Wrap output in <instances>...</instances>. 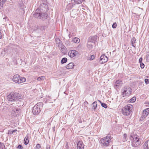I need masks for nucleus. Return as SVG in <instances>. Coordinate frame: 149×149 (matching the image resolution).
Here are the masks:
<instances>
[{
	"instance_id": "obj_1",
	"label": "nucleus",
	"mask_w": 149,
	"mask_h": 149,
	"mask_svg": "<svg viewBox=\"0 0 149 149\" xmlns=\"http://www.w3.org/2000/svg\"><path fill=\"white\" fill-rule=\"evenodd\" d=\"M130 139L132 141L131 145L133 147H136L139 146L141 143L140 140L136 135H131L130 137Z\"/></svg>"
},
{
	"instance_id": "obj_2",
	"label": "nucleus",
	"mask_w": 149,
	"mask_h": 149,
	"mask_svg": "<svg viewBox=\"0 0 149 149\" xmlns=\"http://www.w3.org/2000/svg\"><path fill=\"white\" fill-rule=\"evenodd\" d=\"M111 138L110 136H106L102 138L100 141V143L102 147H107L111 142Z\"/></svg>"
},
{
	"instance_id": "obj_3",
	"label": "nucleus",
	"mask_w": 149,
	"mask_h": 149,
	"mask_svg": "<svg viewBox=\"0 0 149 149\" xmlns=\"http://www.w3.org/2000/svg\"><path fill=\"white\" fill-rule=\"evenodd\" d=\"M132 107V105L130 104L125 106L122 109L123 114L125 116L129 115L131 112Z\"/></svg>"
},
{
	"instance_id": "obj_4",
	"label": "nucleus",
	"mask_w": 149,
	"mask_h": 149,
	"mask_svg": "<svg viewBox=\"0 0 149 149\" xmlns=\"http://www.w3.org/2000/svg\"><path fill=\"white\" fill-rule=\"evenodd\" d=\"M12 80L14 82L18 84L22 83L25 82L26 81L25 78L21 77L17 74L13 76Z\"/></svg>"
},
{
	"instance_id": "obj_5",
	"label": "nucleus",
	"mask_w": 149,
	"mask_h": 149,
	"mask_svg": "<svg viewBox=\"0 0 149 149\" xmlns=\"http://www.w3.org/2000/svg\"><path fill=\"white\" fill-rule=\"evenodd\" d=\"M43 106V104L41 102L37 103L35 105L32 109V112L33 114H38L40 111V109Z\"/></svg>"
},
{
	"instance_id": "obj_6",
	"label": "nucleus",
	"mask_w": 149,
	"mask_h": 149,
	"mask_svg": "<svg viewBox=\"0 0 149 149\" xmlns=\"http://www.w3.org/2000/svg\"><path fill=\"white\" fill-rule=\"evenodd\" d=\"M132 92V89L129 87H125L123 89V91L122 94L123 97L129 95Z\"/></svg>"
},
{
	"instance_id": "obj_7",
	"label": "nucleus",
	"mask_w": 149,
	"mask_h": 149,
	"mask_svg": "<svg viewBox=\"0 0 149 149\" xmlns=\"http://www.w3.org/2000/svg\"><path fill=\"white\" fill-rule=\"evenodd\" d=\"M15 102L17 101L21 102L23 100V96L17 92L15 93Z\"/></svg>"
},
{
	"instance_id": "obj_8",
	"label": "nucleus",
	"mask_w": 149,
	"mask_h": 149,
	"mask_svg": "<svg viewBox=\"0 0 149 149\" xmlns=\"http://www.w3.org/2000/svg\"><path fill=\"white\" fill-rule=\"evenodd\" d=\"M68 54L70 57L72 58L78 56L79 53L78 52L75 50H71L69 51Z\"/></svg>"
},
{
	"instance_id": "obj_9",
	"label": "nucleus",
	"mask_w": 149,
	"mask_h": 149,
	"mask_svg": "<svg viewBox=\"0 0 149 149\" xmlns=\"http://www.w3.org/2000/svg\"><path fill=\"white\" fill-rule=\"evenodd\" d=\"M7 99L9 101L15 102V93H11L7 96Z\"/></svg>"
},
{
	"instance_id": "obj_10",
	"label": "nucleus",
	"mask_w": 149,
	"mask_h": 149,
	"mask_svg": "<svg viewBox=\"0 0 149 149\" xmlns=\"http://www.w3.org/2000/svg\"><path fill=\"white\" fill-rule=\"evenodd\" d=\"M108 60L107 57L104 55H102L100 57V62L102 64L107 62Z\"/></svg>"
},
{
	"instance_id": "obj_11",
	"label": "nucleus",
	"mask_w": 149,
	"mask_h": 149,
	"mask_svg": "<svg viewBox=\"0 0 149 149\" xmlns=\"http://www.w3.org/2000/svg\"><path fill=\"white\" fill-rule=\"evenodd\" d=\"M122 84V81L120 80H118L116 81L114 85V88L116 89L121 86Z\"/></svg>"
},
{
	"instance_id": "obj_12",
	"label": "nucleus",
	"mask_w": 149,
	"mask_h": 149,
	"mask_svg": "<svg viewBox=\"0 0 149 149\" xmlns=\"http://www.w3.org/2000/svg\"><path fill=\"white\" fill-rule=\"evenodd\" d=\"M97 36H96L90 37L88 39V41L92 43H95L97 41Z\"/></svg>"
},
{
	"instance_id": "obj_13",
	"label": "nucleus",
	"mask_w": 149,
	"mask_h": 149,
	"mask_svg": "<svg viewBox=\"0 0 149 149\" xmlns=\"http://www.w3.org/2000/svg\"><path fill=\"white\" fill-rule=\"evenodd\" d=\"M77 148V149H84V145L82 141H79L78 142Z\"/></svg>"
},
{
	"instance_id": "obj_14",
	"label": "nucleus",
	"mask_w": 149,
	"mask_h": 149,
	"mask_svg": "<svg viewBox=\"0 0 149 149\" xmlns=\"http://www.w3.org/2000/svg\"><path fill=\"white\" fill-rule=\"evenodd\" d=\"M39 9H37L36 10V12L34 14L33 16L34 17L36 18H40L41 16V13L38 12Z\"/></svg>"
},
{
	"instance_id": "obj_15",
	"label": "nucleus",
	"mask_w": 149,
	"mask_h": 149,
	"mask_svg": "<svg viewBox=\"0 0 149 149\" xmlns=\"http://www.w3.org/2000/svg\"><path fill=\"white\" fill-rule=\"evenodd\" d=\"M74 66V65L73 63H70L66 66V68L68 69H72L73 68Z\"/></svg>"
},
{
	"instance_id": "obj_16",
	"label": "nucleus",
	"mask_w": 149,
	"mask_h": 149,
	"mask_svg": "<svg viewBox=\"0 0 149 149\" xmlns=\"http://www.w3.org/2000/svg\"><path fill=\"white\" fill-rule=\"evenodd\" d=\"M47 16V14L45 13H41V16L40 17V19H46V17Z\"/></svg>"
},
{
	"instance_id": "obj_17",
	"label": "nucleus",
	"mask_w": 149,
	"mask_h": 149,
	"mask_svg": "<svg viewBox=\"0 0 149 149\" xmlns=\"http://www.w3.org/2000/svg\"><path fill=\"white\" fill-rule=\"evenodd\" d=\"M93 45L91 44V42L88 41V43H87V47L89 49L91 50L93 48Z\"/></svg>"
},
{
	"instance_id": "obj_18",
	"label": "nucleus",
	"mask_w": 149,
	"mask_h": 149,
	"mask_svg": "<svg viewBox=\"0 0 149 149\" xmlns=\"http://www.w3.org/2000/svg\"><path fill=\"white\" fill-rule=\"evenodd\" d=\"M143 113L145 114V115L148 116L149 113V108H148L144 109L143 111Z\"/></svg>"
},
{
	"instance_id": "obj_19",
	"label": "nucleus",
	"mask_w": 149,
	"mask_h": 149,
	"mask_svg": "<svg viewBox=\"0 0 149 149\" xmlns=\"http://www.w3.org/2000/svg\"><path fill=\"white\" fill-rule=\"evenodd\" d=\"M28 139V136H26L24 139V143L25 145L29 143V140Z\"/></svg>"
},
{
	"instance_id": "obj_20",
	"label": "nucleus",
	"mask_w": 149,
	"mask_h": 149,
	"mask_svg": "<svg viewBox=\"0 0 149 149\" xmlns=\"http://www.w3.org/2000/svg\"><path fill=\"white\" fill-rule=\"evenodd\" d=\"M147 116L146 115H145L143 113H142L141 116V117L140 118V121H142Z\"/></svg>"
},
{
	"instance_id": "obj_21",
	"label": "nucleus",
	"mask_w": 149,
	"mask_h": 149,
	"mask_svg": "<svg viewBox=\"0 0 149 149\" xmlns=\"http://www.w3.org/2000/svg\"><path fill=\"white\" fill-rule=\"evenodd\" d=\"M72 41L75 43H78L80 41L79 39L77 38H74L72 40Z\"/></svg>"
},
{
	"instance_id": "obj_22",
	"label": "nucleus",
	"mask_w": 149,
	"mask_h": 149,
	"mask_svg": "<svg viewBox=\"0 0 149 149\" xmlns=\"http://www.w3.org/2000/svg\"><path fill=\"white\" fill-rule=\"evenodd\" d=\"M148 141H147L143 145V149H148Z\"/></svg>"
},
{
	"instance_id": "obj_23",
	"label": "nucleus",
	"mask_w": 149,
	"mask_h": 149,
	"mask_svg": "<svg viewBox=\"0 0 149 149\" xmlns=\"http://www.w3.org/2000/svg\"><path fill=\"white\" fill-rule=\"evenodd\" d=\"M97 104L96 102H94L92 104V108L94 110H95L97 107Z\"/></svg>"
},
{
	"instance_id": "obj_24",
	"label": "nucleus",
	"mask_w": 149,
	"mask_h": 149,
	"mask_svg": "<svg viewBox=\"0 0 149 149\" xmlns=\"http://www.w3.org/2000/svg\"><path fill=\"white\" fill-rule=\"evenodd\" d=\"M136 41V39L135 38H133L131 40V42L132 46L135 47L134 43Z\"/></svg>"
},
{
	"instance_id": "obj_25",
	"label": "nucleus",
	"mask_w": 149,
	"mask_h": 149,
	"mask_svg": "<svg viewBox=\"0 0 149 149\" xmlns=\"http://www.w3.org/2000/svg\"><path fill=\"white\" fill-rule=\"evenodd\" d=\"M67 61V58L64 57L62 58L61 61V63L63 64L65 63Z\"/></svg>"
},
{
	"instance_id": "obj_26",
	"label": "nucleus",
	"mask_w": 149,
	"mask_h": 149,
	"mask_svg": "<svg viewBox=\"0 0 149 149\" xmlns=\"http://www.w3.org/2000/svg\"><path fill=\"white\" fill-rule=\"evenodd\" d=\"M0 149H6L4 144L1 142H0Z\"/></svg>"
},
{
	"instance_id": "obj_27",
	"label": "nucleus",
	"mask_w": 149,
	"mask_h": 149,
	"mask_svg": "<svg viewBox=\"0 0 149 149\" xmlns=\"http://www.w3.org/2000/svg\"><path fill=\"white\" fill-rule=\"evenodd\" d=\"M7 0H0V6L3 7L4 4Z\"/></svg>"
},
{
	"instance_id": "obj_28",
	"label": "nucleus",
	"mask_w": 149,
	"mask_h": 149,
	"mask_svg": "<svg viewBox=\"0 0 149 149\" xmlns=\"http://www.w3.org/2000/svg\"><path fill=\"white\" fill-rule=\"evenodd\" d=\"M84 0H74L75 3L77 4H80L82 3Z\"/></svg>"
},
{
	"instance_id": "obj_29",
	"label": "nucleus",
	"mask_w": 149,
	"mask_h": 149,
	"mask_svg": "<svg viewBox=\"0 0 149 149\" xmlns=\"http://www.w3.org/2000/svg\"><path fill=\"white\" fill-rule=\"evenodd\" d=\"M136 98L135 97H134L130 100V102H134L136 100Z\"/></svg>"
},
{
	"instance_id": "obj_30",
	"label": "nucleus",
	"mask_w": 149,
	"mask_h": 149,
	"mask_svg": "<svg viewBox=\"0 0 149 149\" xmlns=\"http://www.w3.org/2000/svg\"><path fill=\"white\" fill-rule=\"evenodd\" d=\"M127 135L126 134H124L123 135V142H125V141H127Z\"/></svg>"
},
{
	"instance_id": "obj_31",
	"label": "nucleus",
	"mask_w": 149,
	"mask_h": 149,
	"mask_svg": "<svg viewBox=\"0 0 149 149\" xmlns=\"http://www.w3.org/2000/svg\"><path fill=\"white\" fill-rule=\"evenodd\" d=\"M19 111V109L15 108H14L13 110V111L15 113H18Z\"/></svg>"
},
{
	"instance_id": "obj_32",
	"label": "nucleus",
	"mask_w": 149,
	"mask_h": 149,
	"mask_svg": "<svg viewBox=\"0 0 149 149\" xmlns=\"http://www.w3.org/2000/svg\"><path fill=\"white\" fill-rule=\"evenodd\" d=\"M16 131H17L16 130H10L8 131V133L9 134H11L14 133Z\"/></svg>"
},
{
	"instance_id": "obj_33",
	"label": "nucleus",
	"mask_w": 149,
	"mask_h": 149,
	"mask_svg": "<svg viewBox=\"0 0 149 149\" xmlns=\"http://www.w3.org/2000/svg\"><path fill=\"white\" fill-rule=\"evenodd\" d=\"M101 105L102 107L105 108H106L107 107V104L104 103H102Z\"/></svg>"
},
{
	"instance_id": "obj_34",
	"label": "nucleus",
	"mask_w": 149,
	"mask_h": 149,
	"mask_svg": "<svg viewBox=\"0 0 149 149\" xmlns=\"http://www.w3.org/2000/svg\"><path fill=\"white\" fill-rule=\"evenodd\" d=\"M117 24L116 22H115L113 23V24L112 25V27L113 28L115 29L116 28V27L117 26Z\"/></svg>"
},
{
	"instance_id": "obj_35",
	"label": "nucleus",
	"mask_w": 149,
	"mask_h": 149,
	"mask_svg": "<svg viewBox=\"0 0 149 149\" xmlns=\"http://www.w3.org/2000/svg\"><path fill=\"white\" fill-rule=\"evenodd\" d=\"M41 148V146L40 144H38L36 145V149H39Z\"/></svg>"
},
{
	"instance_id": "obj_36",
	"label": "nucleus",
	"mask_w": 149,
	"mask_h": 149,
	"mask_svg": "<svg viewBox=\"0 0 149 149\" xmlns=\"http://www.w3.org/2000/svg\"><path fill=\"white\" fill-rule=\"evenodd\" d=\"M145 81L146 84H148L149 83V79H145Z\"/></svg>"
},
{
	"instance_id": "obj_37",
	"label": "nucleus",
	"mask_w": 149,
	"mask_h": 149,
	"mask_svg": "<svg viewBox=\"0 0 149 149\" xmlns=\"http://www.w3.org/2000/svg\"><path fill=\"white\" fill-rule=\"evenodd\" d=\"M46 28V26H42L40 28V29L42 31H44Z\"/></svg>"
},
{
	"instance_id": "obj_38",
	"label": "nucleus",
	"mask_w": 149,
	"mask_h": 149,
	"mask_svg": "<svg viewBox=\"0 0 149 149\" xmlns=\"http://www.w3.org/2000/svg\"><path fill=\"white\" fill-rule=\"evenodd\" d=\"M140 64L141 68H143L145 66L144 64L142 63H140Z\"/></svg>"
},
{
	"instance_id": "obj_39",
	"label": "nucleus",
	"mask_w": 149,
	"mask_h": 149,
	"mask_svg": "<svg viewBox=\"0 0 149 149\" xmlns=\"http://www.w3.org/2000/svg\"><path fill=\"white\" fill-rule=\"evenodd\" d=\"M17 148L19 149H22L23 148V147L20 144L18 146Z\"/></svg>"
},
{
	"instance_id": "obj_40",
	"label": "nucleus",
	"mask_w": 149,
	"mask_h": 149,
	"mask_svg": "<svg viewBox=\"0 0 149 149\" xmlns=\"http://www.w3.org/2000/svg\"><path fill=\"white\" fill-rule=\"evenodd\" d=\"M44 77L43 76H42L41 77H39L37 78V79L39 81H40L41 80H42V78Z\"/></svg>"
},
{
	"instance_id": "obj_41",
	"label": "nucleus",
	"mask_w": 149,
	"mask_h": 149,
	"mask_svg": "<svg viewBox=\"0 0 149 149\" xmlns=\"http://www.w3.org/2000/svg\"><path fill=\"white\" fill-rule=\"evenodd\" d=\"M148 54L147 55L146 57V60L148 61H149V52H148Z\"/></svg>"
},
{
	"instance_id": "obj_42",
	"label": "nucleus",
	"mask_w": 149,
	"mask_h": 149,
	"mask_svg": "<svg viewBox=\"0 0 149 149\" xmlns=\"http://www.w3.org/2000/svg\"><path fill=\"white\" fill-rule=\"evenodd\" d=\"M46 149H50V148L49 145H47L46 147Z\"/></svg>"
},
{
	"instance_id": "obj_43",
	"label": "nucleus",
	"mask_w": 149,
	"mask_h": 149,
	"mask_svg": "<svg viewBox=\"0 0 149 149\" xmlns=\"http://www.w3.org/2000/svg\"><path fill=\"white\" fill-rule=\"evenodd\" d=\"M65 147L67 149H69V147L68 146V143H66V145L65 146Z\"/></svg>"
},
{
	"instance_id": "obj_44",
	"label": "nucleus",
	"mask_w": 149,
	"mask_h": 149,
	"mask_svg": "<svg viewBox=\"0 0 149 149\" xmlns=\"http://www.w3.org/2000/svg\"><path fill=\"white\" fill-rule=\"evenodd\" d=\"M142 60H143V59H142V58H140L139 59V61L140 63H142Z\"/></svg>"
},
{
	"instance_id": "obj_45",
	"label": "nucleus",
	"mask_w": 149,
	"mask_h": 149,
	"mask_svg": "<svg viewBox=\"0 0 149 149\" xmlns=\"http://www.w3.org/2000/svg\"><path fill=\"white\" fill-rule=\"evenodd\" d=\"M94 58V55H92L91 56V59L92 60Z\"/></svg>"
},
{
	"instance_id": "obj_46",
	"label": "nucleus",
	"mask_w": 149,
	"mask_h": 149,
	"mask_svg": "<svg viewBox=\"0 0 149 149\" xmlns=\"http://www.w3.org/2000/svg\"><path fill=\"white\" fill-rule=\"evenodd\" d=\"M2 35H1V33L0 32V39H1L2 38Z\"/></svg>"
},
{
	"instance_id": "obj_47",
	"label": "nucleus",
	"mask_w": 149,
	"mask_h": 149,
	"mask_svg": "<svg viewBox=\"0 0 149 149\" xmlns=\"http://www.w3.org/2000/svg\"><path fill=\"white\" fill-rule=\"evenodd\" d=\"M146 123L148 124V123H149V120H148L147 122H146Z\"/></svg>"
},
{
	"instance_id": "obj_48",
	"label": "nucleus",
	"mask_w": 149,
	"mask_h": 149,
	"mask_svg": "<svg viewBox=\"0 0 149 149\" xmlns=\"http://www.w3.org/2000/svg\"><path fill=\"white\" fill-rule=\"evenodd\" d=\"M98 101L101 103V104L102 103V102L100 100H98Z\"/></svg>"
},
{
	"instance_id": "obj_49",
	"label": "nucleus",
	"mask_w": 149,
	"mask_h": 149,
	"mask_svg": "<svg viewBox=\"0 0 149 149\" xmlns=\"http://www.w3.org/2000/svg\"><path fill=\"white\" fill-rule=\"evenodd\" d=\"M15 104V103H13V104H12V105H13V106H14V105Z\"/></svg>"
},
{
	"instance_id": "obj_50",
	"label": "nucleus",
	"mask_w": 149,
	"mask_h": 149,
	"mask_svg": "<svg viewBox=\"0 0 149 149\" xmlns=\"http://www.w3.org/2000/svg\"><path fill=\"white\" fill-rule=\"evenodd\" d=\"M86 102L87 104H88V102Z\"/></svg>"
},
{
	"instance_id": "obj_51",
	"label": "nucleus",
	"mask_w": 149,
	"mask_h": 149,
	"mask_svg": "<svg viewBox=\"0 0 149 149\" xmlns=\"http://www.w3.org/2000/svg\"><path fill=\"white\" fill-rule=\"evenodd\" d=\"M147 78H148L149 79V77H147Z\"/></svg>"
},
{
	"instance_id": "obj_52",
	"label": "nucleus",
	"mask_w": 149,
	"mask_h": 149,
	"mask_svg": "<svg viewBox=\"0 0 149 149\" xmlns=\"http://www.w3.org/2000/svg\"><path fill=\"white\" fill-rule=\"evenodd\" d=\"M148 104L149 105V102L148 103Z\"/></svg>"
}]
</instances>
